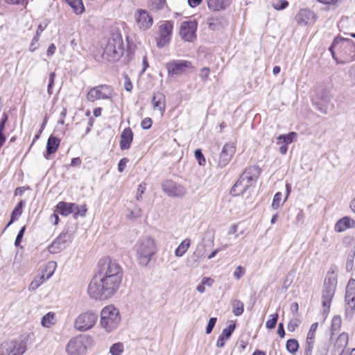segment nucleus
<instances>
[{"instance_id": "obj_1", "label": "nucleus", "mask_w": 355, "mask_h": 355, "mask_svg": "<svg viewBox=\"0 0 355 355\" xmlns=\"http://www.w3.org/2000/svg\"><path fill=\"white\" fill-rule=\"evenodd\" d=\"M123 275V269L116 260L110 257L100 259L98 271L88 286L89 296L100 300L110 298L119 290Z\"/></svg>"}, {"instance_id": "obj_2", "label": "nucleus", "mask_w": 355, "mask_h": 355, "mask_svg": "<svg viewBox=\"0 0 355 355\" xmlns=\"http://www.w3.org/2000/svg\"><path fill=\"white\" fill-rule=\"evenodd\" d=\"M124 53V44L119 32H114L107 40L103 49V58L110 62H116Z\"/></svg>"}, {"instance_id": "obj_3", "label": "nucleus", "mask_w": 355, "mask_h": 355, "mask_svg": "<svg viewBox=\"0 0 355 355\" xmlns=\"http://www.w3.org/2000/svg\"><path fill=\"white\" fill-rule=\"evenodd\" d=\"M137 257L139 265L146 266L152 257L157 252V246L153 239L149 236L139 240L135 245Z\"/></svg>"}, {"instance_id": "obj_4", "label": "nucleus", "mask_w": 355, "mask_h": 355, "mask_svg": "<svg viewBox=\"0 0 355 355\" xmlns=\"http://www.w3.org/2000/svg\"><path fill=\"white\" fill-rule=\"evenodd\" d=\"M119 310L113 305L104 307L101 312L100 325L107 332H112L121 322Z\"/></svg>"}, {"instance_id": "obj_5", "label": "nucleus", "mask_w": 355, "mask_h": 355, "mask_svg": "<svg viewBox=\"0 0 355 355\" xmlns=\"http://www.w3.org/2000/svg\"><path fill=\"white\" fill-rule=\"evenodd\" d=\"M337 284V279L334 272L328 273L324 279L323 289L322 292V304L323 306V313H327L330 310L332 299L334 296Z\"/></svg>"}, {"instance_id": "obj_6", "label": "nucleus", "mask_w": 355, "mask_h": 355, "mask_svg": "<svg viewBox=\"0 0 355 355\" xmlns=\"http://www.w3.org/2000/svg\"><path fill=\"white\" fill-rule=\"evenodd\" d=\"M92 338L88 335H80L71 338L66 351L69 355H85L87 348L92 345Z\"/></svg>"}, {"instance_id": "obj_7", "label": "nucleus", "mask_w": 355, "mask_h": 355, "mask_svg": "<svg viewBox=\"0 0 355 355\" xmlns=\"http://www.w3.org/2000/svg\"><path fill=\"white\" fill-rule=\"evenodd\" d=\"M98 315L96 311L88 310L79 314L74 322V328L79 331H86L94 327Z\"/></svg>"}, {"instance_id": "obj_8", "label": "nucleus", "mask_w": 355, "mask_h": 355, "mask_svg": "<svg viewBox=\"0 0 355 355\" xmlns=\"http://www.w3.org/2000/svg\"><path fill=\"white\" fill-rule=\"evenodd\" d=\"M334 45H339V53L345 59V62L351 60L355 56V43L350 39L336 37Z\"/></svg>"}, {"instance_id": "obj_9", "label": "nucleus", "mask_w": 355, "mask_h": 355, "mask_svg": "<svg viewBox=\"0 0 355 355\" xmlns=\"http://www.w3.org/2000/svg\"><path fill=\"white\" fill-rule=\"evenodd\" d=\"M26 350L24 341L5 342L0 345V355H22Z\"/></svg>"}, {"instance_id": "obj_10", "label": "nucleus", "mask_w": 355, "mask_h": 355, "mask_svg": "<svg viewBox=\"0 0 355 355\" xmlns=\"http://www.w3.org/2000/svg\"><path fill=\"white\" fill-rule=\"evenodd\" d=\"M198 23L196 20L185 21L181 23L179 34L182 40L192 42L196 39Z\"/></svg>"}, {"instance_id": "obj_11", "label": "nucleus", "mask_w": 355, "mask_h": 355, "mask_svg": "<svg viewBox=\"0 0 355 355\" xmlns=\"http://www.w3.org/2000/svg\"><path fill=\"white\" fill-rule=\"evenodd\" d=\"M112 89L107 85H100L92 88L87 94L89 101L94 102L100 99H109L112 96Z\"/></svg>"}, {"instance_id": "obj_12", "label": "nucleus", "mask_w": 355, "mask_h": 355, "mask_svg": "<svg viewBox=\"0 0 355 355\" xmlns=\"http://www.w3.org/2000/svg\"><path fill=\"white\" fill-rule=\"evenodd\" d=\"M173 29V23L171 21H165L159 27V36L157 39V46L162 48L168 45L171 39Z\"/></svg>"}, {"instance_id": "obj_13", "label": "nucleus", "mask_w": 355, "mask_h": 355, "mask_svg": "<svg viewBox=\"0 0 355 355\" xmlns=\"http://www.w3.org/2000/svg\"><path fill=\"white\" fill-rule=\"evenodd\" d=\"M191 62L182 60H173L166 65L169 76L181 75L187 69L191 68Z\"/></svg>"}, {"instance_id": "obj_14", "label": "nucleus", "mask_w": 355, "mask_h": 355, "mask_svg": "<svg viewBox=\"0 0 355 355\" xmlns=\"http://www.w3.org/2000/svg\"><path fill=\"white\" fill-rule=\"evenodd\" d=\"M162 188L163 191L170 197H183L186 193L185 188L172 180H165Z\"/></svg>"}, {"instance_id": "obj_15", "label": "nucleus", "mask_w": 355, "mask_h": 355, "mask_svg": "<svg viewBox=\"0 0 355 355\" xmlns=\"http://www.w3.org/2000/svg\"><path fill=\"white\" fill-rule=\"evenodd\" d=\"M71 241V236L67 230H63L58 236L53 241L49 247L52 253H58L64 249L67 243Z\"/></svg>"}, {"instance_id": "obj_16", "label": "nucleus", "mask_w": 355, "mask_h": 355, "mask_svg": "<svg viewBox=\"0 0 355 355\" xmlns=\"http://www.w3.org/2000/svg\"><path fill=\"white\" fill-rule=\"evenodd\" d=\"M56 262L55 261H49L47 265L45 270H50L49 273L46 275L45 277L44 274L36 277L30 284L28 290L30 291H35L37 289V288L46 280L49 279L53 274L55 268H56Z\"/></svg>"}, {"instance_id": "obj_17", "label": "nucleus", "mask_w": 355, "mask_h": 355, "mask_svg": "<svg viewBox=\"0 0 355 355\" xmlns=\"http://www.w3.org/2000/svg\"><path fill=\"white\" fill-rule=\"evenodd\" d=\"M236 147L232 143H227L224 145L222 151L219 155L218 166L223 168L228 164L232 156L235 153Z\"/></svg>"}, {"instance_id": "obj_18", "label": "nucleus", "mask_w": 355, "mask_h": 355, "mask_svg": "<svg viewBox=\"0 0 355 355\" xmlns=\"http://www.w3.org/2000/svg\"><path fill=\"white\" fill-rule=\"evenodd\" d=\"M316 19L315 14L309 9H301L295 16L297 23L302 26L314 23Z\"/></svg>"}, {"instance_id": "obj_19", "label": "nucleus", "mask_w": 355, "mask_h": 355, "mask_svg": "<svg viewBox=\"0 0 355 355\" xmlns=\"http://www.w3.org/2000/svg\"><path fill=\"white\" fill-rule=\"evenodd\" d=\"M136 21L140 28L147 29L153 24V17L144 10H139L136 15Z\"/></svg>"}, {"instance_id": "obj_20", "label": "nucleus", "mask_w": 355, "mask_h": 355, "mask_svg": "<svg viewBox=\"0 0 355 355\" xmlns=\"http://www.w3.org/2000/svg\"><path fill=\"white\" fill-rule=\"evenodd\" d=\"M207 24L210 30L218 31L227 26V21L223 16L218 15L209 17Z\"/></svg>"}, {"instance_id": "obj_21", "label": "nucleus", "mask_w": 355, "mask_h": 355, "mask_svg": "<svg viewBox=\"0 0 355 355\" xmlns=\"http://www.w3.org/2000/svg\"><path fill=\"white\" fill-rule=\"evenodd\" d=\"M252 183L246 180V178L241 179V175L239 179L232 187L230 193L232 196H238L243 194L250 186Z\"/></svg>"}, {"instance_id": "obj_22", "label": "nucleus", "mask_w": 355, "mask_h": 355, "mask_svg": "<svg viewBox=\"0 0 355 355\" xmlns=\"http://www.w3.org/2000/svg\"><path fill=\"white\" fill-rule=\"evenodd\" d=\"M133 139V132L130 128H125L121 135L120 148L121 150L129 149Z\"/></svg>"}, {"instance_id": "obj_23", "label": "nucleus", "mask_w": 355, "mask_h": 355, "mask_svg": "<svg viewBox=\"0 0 355 355\" xmlns=\"http://www.w3.org/2000/svg\"><path fill=\"white\" fill-rule=\"evenodd\" d=\"M355 227V220L348 216L338 220L335 225V231L342 232L348 228Z\"/></svg>"}, {"instance_id": "obj_24", "label": "nucleus", "mask_w": 355, "mask_h": 355, "mask_svg": "<svg viewBox=\"0 0 355 355\" xmlns=\"http://www.w3.org/2000/svg\"><path fill=\"white\" fill-rule=\"evenodd\" d=\"M261 173V168L257 166H251L247 168L241 175V179L246 180L252 183L256 180Z\"/></svg>"}, {"instance_id": "obj_25", "label": "nucleus", "mask_w": 355, "mask_h": 355, "mask_svg": "<svg viewBox=\"0 0 355 355\" xmlns=\"http://www.w3.org/2000/svg\"><path fill=\"white\" fill-rule=\"evenodd\" d=\"M60 140L54 136H50L47 140L46 143V153L44 155L46 159H48L49 155L55 153L59 146H60Z\"/></svg>"}, {"instance_id": "obj_26", "label": "nucleus", "mask_w": 355, "mask_h": 355, "mask_svg": "<svg viewBox=\"0 0 355 355\" xmlns=\"http://www.w3.org/2000/svg\"><path fill=\"white\" fill-rule=\"evenodd\" d=\"M74 207H76L75 203L66 202L63 201L58 202L55 207L56 211L64 216H67L71 213L74 214Z\"/></svg>"}, {"instance_id": "obj_27", "label": "nucleus", "mask_w": 355, "mask_h": 355, "mask_svg": "<svg viewBox=\"0 0 355 355\" xmlns=\"http://www.w3.org/2000/svg\"><path fill=\"white\" fill-rule=\"evenodd\" d=\"M231 0H207L209 9L214 11L225 10L231 4Z\"/></svg>"}, {"instance_id": "obj_28", "label": "nucleus", "mask_w": 355, "mask_h": 355, "mask_svg": "<svg viewBox=\"0 0 355 355\" xmlns=\"http://www.w3.org/2000/svg\"><path fill=\"white\" fill-rule=\"evenodd\" d=\"M152 105L155 110L160 112L163 115L165 112V96L162 93L155 94L152 99Z\"/></svg>"}, {"instance_id": "obj_29", "label": "nucleus", "mask_w": 355, "mask_h": 355, "mask_svg": "<svg viewBox=\"0 0 355 355\" xmlns=\"http://www.w3.org/2000/svg\"><path fill=\"white\" fill-rule=\"evenodd\" d=\"M349 336L346 332H343L338 337L334 347L340 351V355H343L348 345Z\"/></svg>"}, {"instance_id": "obj_30", "label": "nucleus", "mask_w": 355, "mask_h": 355, "mask_svg": "<svg viewBox=\"0 0 355 355\" xmlns=\"http://www.w3.org/2000/svg\"><path fill=\"white\" fill-rule=\"evenodd\" d=\"M71 8L73 12L80 15L85 11V7L82 0H64Z\"/></svg>"}, {"instance_id": "obj_31", "label": "nucleus", "mask_w": 355, "mask_h": 355, "mask_svg": "<svg viewBox=\"0 0 355 355\" xmlns=\"http://www.w3.org/2000/svg\"><path fill=\"white\" fill-rule=\"evenodd\" d=\"M25 206V201L20 200L14 209L12 211L10 220L8 222L7 227L10 226L12 223H14L15 220L17 219L22 214L23 207Z\"/></svg>"}, {"instance_id": "obj_32", "label": "nucleus", "mask_w": 355, "mask_h": 355, "mask_svg": "<svg viewBox=\"0 0 355 355\" xmlns=\"http://www.w3.org/2000/svg\"><path fill=\"white\" fill-rule=\"evenodd\" d=\"M355 300V279H350L346 287L345 300Z\"/></svg>"}, {"instance_id": "obj_33", "label": "nucleus", "mask_w": 355, "mask_h": 355, "mask_svg": "<svg viewBox=\"0 0 355 355\" xmlns=\"http://www.w3.org/2000/svg\"><path fill=\"white\" fill-rule=\"evenodd\" d=\"M345 317L346 320H351L355 313V300H345Z\"/></svg>"}, {"instance_id": "obj_34", "label": "nucleus", "mask_w": 355, "mask_h": 355, "mask_svg": "<svg viewBox=\"0 0 355 355\" xmlns=\"http://www.w3.org/2000/svg\"><path fill=\"white\" fill-rule=\"evenodd\" d=\"M191 241L189 239H184L175 250V255L178 257H182L190 246Z\"/></svg>"}, {"instance_id": "obj_35", "label": "nucleus", "mask_w": 355, "mask_h": 355, "mask_svg": "<svg viewBox=\"0 0 355 355\" xmlns=\"http://www.w3.org/2000/svg\"><path fill=\"white\" fill-rule=\"evenodd\" d=\"M8 116L6 113H3L2 115V118L0 121V148L4 144L6 141V136L3 134V130L5 128V125L8 121Z\"/></svg>"}, {"instance_id": "obj_36", "label": "nucleus", "mask_w": 355, "mask_h": 355, "mask_svg": "<svg viewBox=\"0 0 355 355\" xmlns=\"http://www.w3.org/2000/svg\"><path fill=\"white\" fill-rule=\"evenodd\" d=\"M232 312L236 316L241 315L244 311L243 303L239 300H234L232 302Z\"/></svg>"}, {"instance_id": "obj_37", "label": "nucleus", "mask_w": 355, "mask_h": 355, "mask_svg": "<svg viewBox=\"0 0 355 355\" xmlns=\"http://www.w3.org/2000/svg\"><path fill=\"white\" fill-rule=\"evenodd\" d=\"M318 327V323H313L307 334L306 341V346L305 347H308L309 345L310 347H313V340L315 337V331Z\"/></svg>"}, {"instance_id": "obj_38", "label": "nucleus", "mask_w": 355, "mask_h": 355, "mask_svg": "<svg viewBox=\"0 0 355 355\" xmlns=\"http://www.w3.org/2000/svg\"><path fill=\"white\" fill-rule=\"evenodd\" d=\"M286 348L288 352L295 354L298 350L299 343L296 339H288L286 341Z\"/></svg>"}, {"instance_id": "obj_39", "label": "nucleus", "mask_w": 355, "mask_h": 355, "mask_svg": "<svg viewBox=\"0 0 355 355\" xmlns=\"http://www.w3.org/2000/svg\"><path fill=\"white\" fill-rule=\"evenodd\" d=\"M297 138V134L295 132H289L288 135H281L278 137V140L282 141L285 144L292 143Z\"/></svg>"}, {"instance_id": "obj_40", "label": "nucleus", "mask_w": 355, "mask_h": 355, "mask_svg": "<svg viewBox=\"0 0 355 355\" xmlns=\"http://www.w3.org/2000/svg\"><path fill=\"white\" fill-rule=\"evenodd\" d=\"M341 323H342V320H341L340 316L336 315L333 318L332 321H331V331H332L333 334L335 333H337L340 330V327H341Z\"/></svg>"}, {"instance_id": "obj_41", "label": "nucleus", "mask_w": 355, "mask_h": 355, "mask_svg": "<svg viewBox=\"0 0 355 355\" xmlns=\"http://www.w3.org/2000/svg\"><path fill=\"white\" fill-rule=\"evenodd\" d=\"M54 313H48L42 318L41 324L44 327H49L51 324H53Z\"/></svg>"}, {"instance_id": "obj_42", "label": "nucleus", "mask_w": 355, "mask_h": 355, "mask_svg": "<svg viewBox=\"0 0 355 355\" xmlns=\"http://www.w3.org/2000/svg\"><path fill=\"white\" fill-rule=\"evenodd\" d=\"M123 352V345L121 343H116L112 345L110 353L112 355H121Z\"/></svg>"}, {"instance_id": "obj_43", "label": "nucleus", "mask_w": 355, "mask_h": 355, "mask_svg": "<svg viewBox=\"0 0 355 355\" xmlns=\"http://www.w3.org/2000/svg\"><path fill=\"white\" fill-rule=\"evenodd\" d=\"M235 328V323H231L227 327L225 328L223 330L220 336L226 338V340L229 339L232 336V333L234 332Z\"/></svg>"}, {"instance_id": "obj_44", "label": "nucleus", "mask_w": 355, "mask_h": 355, "mask_svg": "<svg viewBox=\"0 0 355 355\" xmlns=\"http://www.w3.org/2000/svg\"><path fill=\"white\" fill-rule=\"evenodd\" d=\"M87 209L85 205H83L81 206H78L76 205V207H74V218H77L78 216L84 217L87 213Z\"/></svg>"}, {"instance_id": "obj_45", "label": "nucleus", "mask_w": 355, "mask_h": 355, "mask_svg": "<svg viewBox=\"0 0 355 355\" xmlns=\"http://www.w3.org/2000/svg\"><path fill=\"white\" fill-rule=\"evenodd\" d=\"M344 244L347 247H351L352 249V257L355 255V237L346 236L343 240Z\"/></svg>"}, {"instance_id": "obj_46", "label": "nucleus", "mask_w": 355, "mask_h": 355, "mask_svg": "<svg viewBox=\"0 0 355 355\" xmlns=\"http://www.w3.org/2000/svg\"><path fill=\"white\" fill-rule=\"evenodd\" d=\"M271 317H272V318L268 320L266 323V327L269 329H272L275 327V326L277 324V320H278L279 315H278V313H276L272 315Z\"/></svg>"}, {"instance_id": "obj_47", "label": "nucleus", "mask_w": 355, "mask_h": 355, "mask_svg": "<svg viewBox=\"0 0 355 355\" xmlns=\"http://www.w3.org/2000/svg\"><path fill=\"white\" fill-rule=\"evenodd\" d=\"M288 2L286 0H278L272 4V7L277 10H282L287 8Z\"/></svg>"}, {"instance_id": "obj_48", "label": "nucleus", "mask_w": 355, "mask_h": 355, "mask_svg": "<svg viewBox=\"0 0 355 355\" xmlns=\"http://www.w3.org/2000/svg\"><path fill=\"white\" fill-rule=\"evenodd\" d=\"M165 3L166 0H151L152 8L156 10L162 9Z\"/></svg>"}, {"instance_id": "obj_49", "label": "nucleus", "mask_w": 355, "mask_h": 355, "mask_svg": "<svg viewBox=\"0 0 355 355\" xmlns=\"http://www.w3.org/2000/svg\"><path fill=\"white\" fill-rule=\"evenodd\" d=\"M195 157L198 160L199 165L204 166L205 164V158L200 149H197L195 150Z\"/></svg>"}, {"instance_id": "obj_50", "label": "nucleus", "mask_w": 355, "mask_h": 355, "mask_svg": "<svg viewBox=\"0 0 355 355\" xmlns=\"http://www.w3.org/2000/svg\"><path fill=\"white\" fill-rule=\"evenodd\" d=\"M282 193H280V192H277L275 193L273 200H272V207L274 209H277V208H279V207L280 205V202L282 200Z\"/></svg>"}, {"instance_id": "obj_51", "label": "nucleus", "mask_w": 355, "mask_h": 355, "mask_svg": "<svg viewBox=\"0 0 355 355\" xmlns=\"http://www.w3.org/2000/svg\"><path fill=\"white\" fill-rule=\"evenodd\" d=\"M25 230H26V227L25 226H23L20 229L19 232H18V234L17 235L15 241V246H19L20 245V243L21 242V240H22V238L24 236Z\"/></svg>"}, {"instance_id": "obj_52", "label": "nucleus", "mask_w": 355, "mask_h": 355, "mask_svg": "<svg viewBox=\"0 0 355 355\" xmlns=\"http://www.w3.org/2000/svg\"><path fill=\"white\" fill-rule=\"evenodd\" d=\"M55 78V72H51L49 75V84H48V88L47 92L49 95L52 94V88L54 85Z\"/></svg>"}, {"instance_id": "obj_53", "label": "nucleus", "mask_w": 355, "mask_h": 355, "mask_svg": "<svg viewBox=\"0 0 355 355\" xmlns=\"http://www.w3.org/2000/svg\"><path fill=\"white\" fill-rule=\"evenodd\" d=\"M216 321H217L216 318H211L209 320L207 326L206 327V334H209L211 333V331L216 324Z\"/></svg>"}, {"instance_id": "obj_54", "label": "nucleus", "mask_w": 355, "mask_h": 355, "mask_svg": "<svg viewBox=\"0 0 355 355\" xmlns=\"http://www.w3.org/2000/svg\"><path fill=\"white\" fill-rule=\"evenodd\" d=\"M152 123H153L152 119L149 117H147V118H145L141 121V125L143 129L148 130L151 128Z\"/></svg>"}, {"instance_id": "obj_55", "label": "nucleus", "mask_w": 355, "mask_h": 355, "mask_svg": "<svg viewBox=\"0 0 355 355\" xmlns=\"http://www.w3.org/2000/svg\"><path fill=\"white\" fill-rule=\"evenodd\" d=\"M244 273L245 269L242 266H239L234 272V276L236 279H239L241 277L243 276Z\"/></svg>"}, {"instance_id": "obj_56", "label": "nucleus", "mask_w": 355, "mask_h": 355, "mask_svg": "<svg viewBox=\"0 0 355 355\" xmlns=\"http://www.w3.org/2000/svg\"><path fill=\"white\" fill-rule=\"evenodd\" d=\"M7 3L11 5L24 6V7L27 5L26 0H4Z\"/></svg>"}, {"instance_id": "obj_57", "label": "nucleus", "mask_w": 355, "mask_h": 355, "mask_svg": "<svg viewBox=\"0 0 355 355\" xmlns=\"http://www.w3.org/2000/svg\"><path fill=\"white\" fill-rule=\"evenodd\" d=\"M335 48H338V49L339 50V45H334V40L332 44L329 47V50L331 52L333 58L336 61L337 63H342V64L345 63V61H338V60L337 58L336 57L335 51L334 50Z\"/></svg>"}, {"instance_id": "obj_58", "label": "nucleus", "mask_w": 355, "mask_h": 355, "mask_svg": "<svg viewBox=\"0 0 355 355\" xmlns=\"http://www.w3.org/2000/svg\"><path fill=\"white\" fill-rule=\"evenodd\" d=\"M209 74V69L207 67H204L200 70L199 76L201 78L202 80L205 81L208 78Z\"/></svg>"}, {"instance_id": "obj_59", "label": "nucleus", "mask_w": 355, "mask_h": 355, "mask_svg": "<svg viewBox=\"0 0 355 355\" xmlns=\"http://www.w3.org/2000/svg\"><path fill=\"white\" fill-rule=\"evenodd\" d=\"M128 162V158H122L119 164H118V171L120 172V173H122L125 168V166H126V164Z\"/></svg>"}, {"instance_id": "obj_60", "label": "nucleus", "mask_w": 355, "mask_h": 355, "mask_svg": "<svg viewBox=\"0 0 355 355\" xmlns=\"http://www.w3.org/2000/svg\"><path fill=\"white\" fill-rule=\"evenodd\" d=\"M125 89L128 92H131L132 89V84L130 78L128 76H125V83H124Z\"/></svg>"}, {"instance_id": "obj_61", "label": "nucleus", "mask_w": 355, "mask_h": 355, "mask_svg": "<svg viewBox=\"0 0 355 355\" xmlns=\"http://www.w3.org/2000/svg\"><path fill=\"white\" fill-rule=\"evenodd\" d=\"M146 190V187L145 185H143L141 184H140L138 187V189H137V195L136 196V198L137 200H139L141 198V196L142 194L144 193Z\"/></svg>"}, {"instance_id": "obj_62", "label": "nucleus", "mask_w": 355, "mask_h": 355, "mask_svg": "<svg viewBox=\"0 0 355 355\" xmlns=\"http://www.w3.org/2000/svg\"><path fill=\"white\" fill-rule=\"evenodd\" d=\"M37 42H38V37L35 35L33 38L31 44L30 45V51H34L35 50L37 49V45H36V44L37 43Z\"/></svg>"}, {"instance_id": "obj_63", "label": "nucleus", "mask_w": 355, "mask_h": 355, "mask_svg": "<svg viewBox=\"0 0 355 355\" xmlns=\"http://www.w3.org/2000/svg\"><path fill=\"white\" fill-rule=\"evenodd\" d=\"M82 163V160L80 157L73 158L71 161L70 166L76 167L79 166Z\"/></svg>"}, {"instance_id": "obj_64", "label": "nucleus", "mask_w": 355, "mask_h": 355, "mask_svg": "<svg viewBox=\"0 0 355 355\" xmlns=\"http://www.w3.org/2000/svg\"><path fill=\"white\" fill-rule=\"evenodd\" d=\"M277 334L281 338H284L285 336V331L284 328L283 323L280 322L278 324Z\"/></svg>"}]
</instances>
